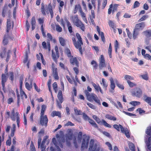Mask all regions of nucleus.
Segmentation results:
<instances>
[{
    "instance_id": "nucleus-1",
    "label": "nucleus",
    "mask_w": 151,
    "mask_h": 151,
    "mask_svg": "<svg viewBox=\"0 0 151 151\" xmlns=\"http://www.w3.org/2000/svg\"><path fill=\"white\" fill-rule=\"evenodd\" d=\"M76 35L78 39L77 41H76L75 37H72V41L76 49H78L80 54L82 55L83 54V51L82 45L83 44L82 38L79 33H76Z\"/></svg>"
},
{
    "instance_id": "nucleus-2",
    "label": "nucleus",
    "mask_w": 151,
    "mask_h": 151,
    "mask_svg": "<svg viewBox=\"0 0 151 151\" xmlns=\"http://www.w3.org/2000/svg\"><path fill=\"white\" fill-rule=\"evenodd\" d=\"M46 106L43 105L41 106V110L40 112V123L42 126L44 125L46 127L47 125L48 119L46 115H44V113L46 110Z\"/></svg>"
},
{
    "instance_id": "nucleus-3",
    "label": "nucleus",
    "mask_w": 151,
    "mask_h": 151,
    "mask_svg": "<svg viewBox=\"0 0 151 151\" xmlns=\"http://www.w3.org/2000/svg\"><path fill=\"white\" fill-rule=\"evenodd\" d=\"M72 22L75 26L80 28L83 31H85V25L79 19L78 15L72 16Z\"/></svg>"
},
{
    "instance_id": "nucleus-4",
    "label": "nucleus",
    "mask_w": 151,
    "mask_h": 151,
    "mask_svg": "<svg viewBox=\"0 0 151 151\" xmlns=\"http://www.w3.org/2000/svg\"><path fill=\"white\" fill-rule=\"evenodd\" d=\"M88 100L90 101H94L98 105H101V102L97 95L93 93H90L87 91H85Z\"/></svg>"
},
{
    "instance_id": "nucleus-5",
    "label": "nucleus",
    "mask_w": 151,
    "mask_h": 151,
    "mask_svg": "<svg viewBox=\"0 0 151 151\" xmlns=\"http://www.w3.org/2000/svg\"><path fill=\"white\" fill-rule=\"evenodd\" d=\"M90 137H87L86 134L83 135V140L81 146V150H84L85 149H87L88 147Z\"/></svg>"
},
{
    "instance_id": "nucleus-6",
    "label": "nucleus",
    "mask_w": 151,
    "mask_h": 151,
    "mask_svg": "<svg viewBox=\"0 0 151 151\" xmlns=\"http://www.w3.org/2000/svg\"><path fill=\"white\" fill-rule=\"evenodd\" d=\"M131 93L132 96L138 98L141 97L142 95V91L139 88H136L133 89Z\"/></svg>"
},
{
    "instance_id": "nucleus-7",
    "label": "nucleus",
    "mask_w": 151,
    "mask_h": 151,
    "mask_svg": "<svg viewBox=\"0 0 151 151\" xmlns=\"http://www.w3.org/2000/svg\"><path fill=\"white\" fill-rule=\"evenodd\" d=\"M16 125L15 124H12V128L11 129V133L10 136L8 137V139L6 142V144L7 145L10 146L12 143L11 137H13L14 136V133L16 131Z\"/></svg>"
},
{
    "instance_id": "nucleus-8",
    "label": "nucleus",
    "mask_w": 151,
    "mask_h": 151,
    "mask_svg": "<svg viewBox=\"0 0 151 151\" xmlns=\"http://www.w3.org/2000/svg\"><path fill=\"white\" fill-rule=\"evenodd\" d=\"M55 53L54 52L53 50H52V56L53 60L55 63H56L57 61V59L59 57L58 48L57 46H55Z\"/></svg>"
},
{
    "instance_id": "nucleus-9",
    "label": "nucleus",
    "mask_w": 151,
    "mask_h": 151,
    "mask_svg": "<svg viewBox=\"0 0 151 151\" xmlns=\"http://www.w3.org/2000/svg\"><path fill=\"white\" fill-rule=\"evenodd\" d=\"M52 71L54 79L57 80H59V77L58 75L57 68L55 67L54 63L52 64Z\"/></svg>"
},
{
    "instance_id": "nucleus-10",
    "label": "nucleus",
    "mask_w": 151,
    "mask_h": 151,
    "mask_svg": "<svg viewBox=\"0 0 151 151\" xmlns=\"http://www.w3.org/2000/svg\"><path fill=\"white\" fill-rule=\"evenodd\" d=\"M58 97L59 101H57V105L60 109L62 108L61 104L63 101V98L62 95V91L59 90L58 94Z\"/></svg>"
},
{
    "instance_id": "nucleus-11",
    "label": "nucleus",
    "mask_w": 151,
    "mask_h": 151,
    "mask_svg": "<svg viewBox=\"0 0 151 151\" xmlns=\"http://www.w3.org/2000/svg\"><path fill=\"white\" fill-rule=\"evenodd\" d=\"M18 116L19 118H20V115L18 112L15 113L14 109H13L11 111V114L10 116V118L13 121H15L16 119H17V117Z\"/></svg>"
},
{
    "instance_id": "nucleus-12",
    "label": "nucleus",
    "mask_w": 151,
    "mask_h": 151,
    "mask_svg": "<svg viewBox=\"0 0 151 151\" xmlns=\"http://www.w3.org/2000/svg\"><path fill=\"white\" fill-rule=\"evenodd\" d=\"M99 67L100 70H102L103 67H105V60L104 55H101Z\"/></svg>"
},
{
    "instance_id": "nucleus-13",
    "label": "nucleus",
    "mask_w": 151,
    "mask_h": 151,
    "mask_svg": "<svg viewBox=\"0 0 151 151\" xmlns=\"http://www.w3.org/2000/svg\"><path fill=\"white\" fill-rule=\"evenodd\" d=\"M70 58L69 61L70 63L73 65H75L76 67H79V62L77 58L72 56Z\"/></svg>"
},
{
    "instance_id": "nucleus-14",
    "label": "nucleus",
    "mask_w": 151,
    "mask_h": 151,
    "mask_svg": "<svg viewBox=\"0 0 151 151\" xmlns=\"http://www.w3.org/2000/svg\"><path fill=\"white\" fill-rule=\"evenodd\" d=\"M94 145V140L93 139H91L90 142L89 147L88 151H99V150H96V145H95L93 148Z\"/></svg>"
},
{
    "instance_id": "nucleus-15",
    "label": "nucleus",
    "mask_w": 151,
    "mask_h": 151,
    "mask_svg": "<svg viewBox=\"0 0 151 151\" xmlns=\"http://www.w3.org/2000/svg\"><path fill=\"white\" fill-rule=\"evenodd\" d=\"M145 27V22H142L137 24L134 29L138 31L142 30Z\"/></svg>"
},
{
    "instance_id": "nucleus-16",
    "label": "nucleus",
    "mask_w": 151,
    "mask_h": 151,
    "mask_svg": "<svg viewBox=\"0 0 151 151\" xmlns=\"http://www.w3.org/2000/svg\"><path fill=\"white\" fill-rule=\"evenodd\" d=\"M1 85L3 90L4 91L5 89V83L7 81V78L6 75L4 73L2 74L1 76Z\"/></svg>"
},
{
    "instance_id": "nucleus-17",
    "label": "nucleus",
    "mask_w": 151,
    "mask_h": 151,
    "mask_svg": "<svg viewBox=\"0 0 151 151\" xmlns=\"http://www.w3.org/2000/svg\"><path fill=\"white\" fill-rule=\"evenodd\" d=\"M52 142L54 145L57 148V149H59L58 150V151H60V149L59 148V147L60 146L61 148H63V145L61 143V142H59V143L58 144L56 140V139L54 137L52 138Z\"/></svg>"
},
{
    "instance_id": "nucleus-18",
    "label": "nucleus",
    "mask_w": 151,
    "mask_h": 151,
    "mask_svg": "<svg viewBox=\"0 0 151 151\" xmlns=\"http://www.w3.org/2000/svg\"><path fill=\"white\" fill-rule=\"evenodd\" d=\"M55 4L52 6L51 3H50L48 5V10L51 15V17L52 18L53 16V9H55Z\"/></svg>"
},
{
    "instance_id": "nucleus-19",
    "label": "nucleus",
    "mask_w": 151,
    "mask_h": 151,
    "mask_svg": "<svg viewBox=\"0 0 151 151\" xmlns=\"http://www.w3.org/2000/svg\"><path fill=\"white\" fill-rule=\"evenodd\" d=\"M67 134L66 135V138L71 140L73 137V131L71 129H68L67 130Z\"/></svg>"
},
{
    "instance_id": "nucleus-20",
    "label": "nucleus",
    "mask_w": 151,
    "mask_h": 151,
    "mask_svg": "<svg viewBox=\"0 0 151 151\" xmlns=\"http://www.w3.org/2000/svg\"><path fill=\"white\" fill-rule=\"evenodd\" d=\"M91 84L94 87L95 91L96 92H99V91L101 93H103V91L99 84H96L95 83L93 82H91Z\"/></svg>"
},
{
    "instance_id": "nucleus-21",
    "label": "nucleus",
    "mask_w": 151,
    "mask_h": 151,
    "mask_svg": "<svg viewBox=\"0 0 151 151\" xmlns=\"http://www.w3.org/2000/svg\"><path fill=\"white\" fill-rule=\"evenodd\" d=\"M96 29L99 35L101 36V40L104 43L105 42V40L104 35V33L102 32H101L100 29L98 26H97Z\"/></svg>"
},
{
    "instance_id": "nucleus-22",
    "label": "nucleus",
    "mask_w": 151,
    "mask_h": 151,
    "mask_svg": "<svg viewBox=\"0 0 151 151\" xmlns=\"http://www.w3.org/2000/svg\"><path fill=\"white\" fill-rule=\"evenodd\" d=\"M42 45L43 48L45 49H48L49 51L50 50V42H47V46L46 43L45 42H43L42 43Z\"/></svg>"
},
{
    "instance_id": "nucleus-23",
    "label": "nucleus",
    "mask_w": 151,
    "mask_h": 151,
    "mask_svg": "<svg viewBox=\"0 0 151 151\" xmlns=\"http://www.w3.org/2000/svg\"><path fill=\"white\" fill-rule=\"evenodd\" d=\"M108 24L109 27H111V28L113 29L114 32H115L116 31V24L111 20H109V22Z\"/></svg>"
},
{
    "instance_id": "nucleus-24",
    "label": "nucleus",
    "mask_w": 151,
    "mask_h": 151,
    "mask_svg": "<svg viewBox=\"0 0 151 151\" xmlns=\"http://www.w3.org/2000/svg\"><path fill=\"white\" fill-rule=\"evenodd\" d=\"M144 100L151 106V97L147 96L146 95H144Z\"/></svg>"
},
{
    "instance_id": "nucleus-25",
    "label": "nucleus",
    "mask_w": 151,
    "mask_h": 151,
    "mask_svg": "<svg viewBox=\"0 0 151 151\" xmlns=\"http://www.w3.org/2000/svg\"><path fill=\"white\" fill-rule=\"evenodd\" d=\"M32 80L30 81L29 84L28 82H25V86L26 88L29 91H30L32 88Z\"/></svg>"
},
{
    "instance_id": "nucleus-26",
    "label": "nucleus",
    "mask_w": 151,
    "mask_h": 151,
    "mask_svg": "<svg viewBox=\"0 0 151 151\" xmlns=\"http://www.w3.org/2000/svg\"><path fill=\"white\" fill-rule=\"evenodd\" d=\"M79 13L83 20L87 24L88 22L86 16V14L82 10Z\"/></svg>"
},
{
    "instance_id": "nucleus-27",
    "label": "nucleus",
    "mask_w": 151,
    "mask_h": 151,
    "mask_svg": "<svg viewBox=\"0 0 151 151\" xmlns=\"http://www.w3.org/2000/svg\"><path fill=\"white\" fill-rule=\"evenodd\" d=\"M36 20L35 16H33L31 19V24L32 25V30H34L35 28L36 27Z\"/></svg>"
},
{
    "instance_id": "nucleus-28",
    "label": "nucleus",
    "mask_w": 151,
    "mask_h": 151,
    "mask_svg": "<svg viewBox=\"0 0 151 151\" xmlns=\"http://www.w3.org/2000/svg\"><path fill=\"white\" fill-rule=\"evenodd\" d=\"M82 10L80 4L76 5L73 10V13L74 14H76L78 10L79 12Z\"/></svg>"
},
{
    "instance_id": "nucleus-29",
    "label": "nucleus",
    "mask_w": 151,
    "mask_h": 151,
    "mask_svg": "<svg viewBox=\"0 0 151 151\" xmlns=\"http://www.w3.org/2000/svg\"><path fill=\"white\" fill-rule=\"evenodd\" d=\"M114 127L118 131H120V128L121 129V132L123 131V127L121 124H119V125L117 124H115L113 125Z\"/></svg>"
},
{
    "instance_id": "nucleus-30",
    "label": "nucleus",
    "mask_w": 151,
    "mask_h": 151,
    "mask_svg": "<svg viewBox=\"0 0 151 151\" xmlns=\"http://www.w3.org/2000/svg\"><path fill=\"white\" fill-rule=\"evenodd\" d=\"M51 116L53 117L55 116H56L60 118L61 117V113L59 111H54L52 112L51 114Z\"/></svg>"
},
{
    "instance_id": "nucleus-31",
    "label": "nucleus",
    "mask_w": 151,
    "mask_h": 151,
    "mask_svg": "<svg viewBox=\"0 0 151 151\" xmlns=\"http://www.w3.org/2000/svg\"><path fill=\"white\" fill-rule=\"evenodd\" d=\"M8 35H4L3 39L2 41V43L4 45H7L8 43Z\"/></svg>"
},
{
    "instance_id": "nucleus-32",
    "label": "nucleus",
    "mask_w": 151,
    "mask_h": 151,
    "mask_svg": "<svg viewBox=\"0 0 151 151\" xmlns=\"http://www.w3.org/2000/svg\"><path fill=\"white\" fill-rule=\"evenodd\" d=\"M105 117L110 120L115 121L116 120V118L114 116L109 114H106L105 115Z\"/></svg>"
},
{
    "instance_id": "nucleus-33",
    "label": "nucleus",
    "mask_w": 151,
    "mask_h": 151,
    "mask_svg": "<svg viewBox=\"0 0 151 151\" xmlns=\"http://www.w3.org/2000/svg\"><path fill=\"white\" fill-rule=\"evenodd\" d=\"M20 93L21 96V97L22 99H24V98L25 99H27V96L25 92L22 89L20 90Z\"/></svg>"
},
{
    "instance_id": "nucleus-34",
    "label": "nucleus",
    "mask_w": 151,
    "mask_h": 151,
    "mask_svg": "<svg viewBox=\"0 0 151 151\" xmlns=\"http://www.w3.org/2000/svg\"><path fill=\"white\" fill-rule=\"evenodd\" d=\"M110 88L112 90H114L115 87V85L114 80L113 78H111L110 79Z\"/></svg>"
},
{
    "instance_id": "nucleus-35",
    "label": "nucleus",
    "mask_w": 151,
    "mask_h": 151,
    "mask_svg": "<svg viewBox=\"0 0 151 151\" xmlns=\"http://www.w3.org/2000/svg\"><path fill=\"white\" fill-rule=\"evenodd\" d=\"M67 25L68 28V30L69 32L71 33L73 32L72 27L70 22L67 19L66 20Z\"/></svg>"
},
{
    "instance_id": "nucleus-36",
    "label": "nucleus",
    "mask_w": 151,
    "mask_h": 151,
    "mask_svg": "<svg viewBox=\"0 0 151 151\" xmlns=\"http://www.w3.org/2000/svg\"><path fill=\"white\" fill-rule=\"evenodd\" d=\"M147 148L150 151H151V136L148 138V141L146 143Z\"/></svg>"
},
{
    "instance_id": "nucleus-37",
    "label": "nucleus",
    "mask_w": 151,
    "mask_h": 151,
    "mask_svg": "<svg viewBox=\"0 0 151 151\" xmlns=\"http://www.w3.org/2000/svg\"><path fill=\"white\" fill-rule=\"evenodd\" d=\"M6 26V31L7 32H9V30L11 29V21L9 19H7Z\"/></svg>"
},
{
    "instance_id": "nucleus-38",
    "label": "nucleus",
    "mask_w": 151,
    "mask_h": 151,
    "mask_svg": "<svg viewBox=\"0 0 151 151\" xmlns=\"http://www.w3.org/2000/svg\"><path fill=\"white\" fill-rule=\"evenodd\" d=\"M59 3L58 6L59 11V12L61 13L63 9V6H64V3L63 1H60Z\"/></svg>"
},
{
    "instance_id": "nucleus-39",
    "label": "nucleus",
    "mask_w": 151,
    "mask_h": 151,
    "mask_svg": "<svg viewBox=\"0 0 151 151\" xmlns=\"http://www.w3.org/2000/svg\"><path fill=\"white\" fill-rule=\"evenodd\" d=\"M139 35L138 31L134 29L132 35V37L134 40L136 39Z\"/></svg>"
},
{
    "instance_id": "nucleus-40",
    "label": "nucleus",
    "mask_w": 151,
    "mask_h": 151,
    "mask_svg": "<svg viewBox=\"0 0 151 151\" xmlns=\"http://www.w3.org/2000/svg\"><path fill=\"white\" fill-rule=\"evenodd\" d=\"M88 120L89 123L95 128H98V125L93 120L89 118Z\"/></svg>"
},
{
    "instance_id": "nucleus-41",
    "label": "nucleus",
    "mask_w": 151,
    "mask_h": 151,
    "mask_svg": "<svg viewBox=\"0 0 151 151\" xmlns=\"http://www.w3.org/2000/svg\"><path fill=\"white\" fill-rule=\"evenodd\" d=\"M59 40L62 46H64L65 45V41L64 38L62 37H59Z\"/></svg>"
},
{
    "instance_id": "nucleus-42",
    "label": "nucleus",
    "mask_w": 151,
    "mask_h": 151,
    "mask_svg": "<svg viewBox=\"0 0 151 151\" xmlns=\"http://www.w3.org/2000/svg\"><path fill=\"white\" fill-rule=\"evenodd\" d=\"M143 33L147 37H149L151 36V30H146L143 32Z\"/></svg>"
},
{
    "instance_id": "nucleus-43",
    "label": "nucleus",
    "mask_w": 151,
    "mask_h": 151,
    "mask_svg": "<svg viewBox=\"0 0 151 151\" xmlns=\"http://www.w3.org/2000/svg\"><path fill=\"white\" fill-rule=\"evenodd\" d=\"M124 78L127 81V82L128 81L134 80V78L133 77L127 75H125Z\"/></svg>"
},
{
    "instance_id": "nucleus-44",
    "label": "nucleus",
    "mask_w": 151,
    "mask_h": 151,
    "mask_svg": "<svg viewBox=\"0 0 151 151\" xmlns=\"http://www.w3.org/2000/svg\"><path fill=\"white\" fill-rule=\"evenodd\" d=\"M115 81L116 86L119 87V88L122 89V90H123L124 88V87L123 85L120 84L119 83L117 79H116Z\"/></svg>"
},
{
    "instance_id": "nucleus-45",
    "label": "nucleus",
    "mask_w": 151,
    "mask_h": 151,
    "mask_svg": "<svg viewBox=\"0 0 151 151\" xmlns=\"http://www.w3.org/2000/svg\"><path fill=\"white\" fill-rule=\"evenodd\" d=\"M65 52L66 54L68 57L69 58L72 56L70 49L68 48H66L65 49Z\"/></svg>"
},
{
    "instance_id": "nucleus-46",
    "label": "nucleus",
    "mask_w": 151,
    "mask_h": 151,
    "mask_svg": "<svg viewBox=\"0 0 151 151\" xmlns=\"http://www.w3.org/2000/svg\"><path fill=\"white\" fill-rule=\"evenodd\" d=\"M130 150L132 151H135V150L134 144L132 142H130L128 144Z\"/></svg>"
},
{
    "instance_id": "nucleus-47",
    "label": "nucleus",
    "mask_w": 151,
    "mask_h": 151,
    "mask_svg": "<svg viewBox=\"0 0 151 151\" xmlns=\"http://www.w3.org/2000/svg\"><path fill=\"white\" fill-rule=\"evenodd\" d=\"M6 49V48L5 47H3L2 48L3 51L1 52L0 54V56L1 58H3L4 57L5 54Z\"/></svg>"
},
{
    "instance_id": "nucleus-48",
    "label": "nucleus",
    "mask_w": 151,
    "mask_h": 151,
    "mask_svg": "<svg viewBox=\"0 0 151 151\" xmlns=\"http://www.w3.org/2000/svg\"><path fill=\"white\" fill-rule=\"evenodd\" d=\"M112 47L111 45V43L109 44V46L108 49V53L109 55V56L110 58H111V52H112Z\"/></svg>"
},
{
    "instance_id": "nucleus-49",
    "label": "nucleus",
    "mask_w": 151,
    "mask_h": 151,
    "mask_svg": "<svg viewBox=\"0 0 151 151\" xmlns=\"http://www.w3.org/2000/svg\"><path fill=\"white\" fill-rule=\"evenodd\" d=\"M74 111L75 114L77 115H81L82 114V113L81 110L78 109L77 107H75L74 108Z\"/></svg>"
},
{
    "instance_id": "nucleus-50",
    "label": "nucleus",
    "mask_w": 151,
    "mask_h": 151,
    "mask_svg": "<svg viewBox=\"0 0 151 151\" xmlns=\"http://www.w3.org/2000/svg\"><path fill=\"white\" fill-rule=\"evenodd\" d=\"M52 86L55 93H57L58 92V85L57 82H54Z\"/></svg>"
},
{
    "instance_id": "nucleus-51",
    "label": "nucleus",
    "mask_w": 151,
    "mask_h": 151,
    "mask_svg": "<svg viewBox=\"0 0 151 151\" xmlns=\"http://www.w3.org/2000/svg\"><path fill=\"white\" fill-rule=\"evenodd\" d=\"M82 133L81 132H79L77 136L78 141L79 142H81L82 140Z\"/></svg>"
},
{
    "instance_id": "nucleus-52",
    "label": "nucleus",
    "mask_w": 151,
    "mask_h": 151,
    "mask_svg": "<svg viewBox=\"0 0 151 151\" xmlns=\"http://www.w3.org/2000/svg\"><path fill=\"white\" fill-rule=\"evenodd\" d=\"M122 133H124L126 137L128 138H129L130 137V134L129 131L128 130L125 129L123 128V131L122 132Z\"/></svg>"
},
{
    "instance_id": "nucleus-53",
    "label": "nucleus",
    "mask_w": 151,
    "mask_h": 151,
    "mask_svg": "<svg viewBox=\"0 0 151 151\" xmlns=\"http://www.w3.org/2000/svg\"><path fill=\"white\" fill-rule=\"evenodd\" d=\"M102 122L103 124L105 127L110 128L111 127V125L109 124H108L105 120L104 119H102Z\"/></svg>"
},
{
    "instance_id": "nucleus-54",
    "label": "nucleus",
    "mask_w": 151,
    "mask_h": 151,
    "mask_svg": "<svg viewBox=\"0 0 151 151\" xmlns=\"http://www.w3.org/2000/svg\"><path fill=\"white\" fill-rule=\"evenodd\" d=\"M30 151H36L35 147L32 141L31 142Z\"/></svg>"
},
{
    "instance_id": "nucleus-55",
    "label": "nucleus",
    "mask_w": 151,
    "mask_h": 151,
    "mask_svg": "<svg viewBox=\"0 0 151 151\" xmlns=\"http://www.w3.org/2000/svg\"><path fill=\"white\" fill-rule=\"evenodd\" d=\"M41 12H42V14L43 15H46L45 12V9L44 8V5L43 3H42L41 4Z\"/></svg>"
},
{
    "instance_id": "nucleus-56",
    "label": "nucleus",
    "mask_w": 151,
    "mask_h": 151,
    "mask_svg": "<svg viewBox=\"0 0 151 151\" xmlns=\"http://www.w3.org/2000/svg\"><path fill=\"white\" fill-rule=\"evenodd\" d=\"M56 29V31L58 32H61L62 31V27L59 25H55Z\"/></svg>"
},
{
    "instance_id": "nucleus-57",
    "label": "nucleus",
    "mask_w": 151,
    "mask_h": 151,
    "mask_svg": "<svg viewBox=\"0 0 151 151\" xmlns=\"http://www.w3.org/2000/svg\"><path fill=\"white\" fill-rule=\"evenodd\" d=\"M82 114L83 118L84 120L86 121L88 120L90 118L85 113H83Z\"/></svg>"
},
{
    "instance_id": "nucleus-58",
    "label": "nucleus",
    "mask_w": 151,
    "mask_h": 151,
    "mask_svg": "<svg viewBox=\"0 0 151 151\" xmlns=\"http://www.w3.org/2000/svg\"><path fill=\"white\" fill-rule=\"evenodd\" d=\"M87 105L91 109H95L96 108V107L95 105L91 103L88 102L87 103Z\"/></svg>"
},
{
    "instance_id": "nucleus-59",
    "label": "nucleus",
    "mask_w": 151,
    "mask_h": 151,
    "mask_svg": "<svg viewBox=\"0 0 151 151\" xmlns=\"http://www.w3.org/2000/svg\"><path fill=\"white\" fill-rule=\"evenodd\" d=\"M102 82L103 84V88H105L106 89L108 86V85L105 81V79L104 78L102 79Z\"/></svg>"
},
{
    "instance_id": "nucleus-60",
    "label": "nucleus",
    "mask_w": 151,
    "mask_h": 151,
    "mask_svg": "<svg viewBox=\"0 0 151 151\" xmlns=\"http://www.w3.org/2000/svg\"><path fill=\"white\" fill-rule=\"evenodd\" d=\"M148 17V15H145L143 16L139 20H138V22H140L146 20Z\"/></svg>"
},
{
    "instance_id": "nucleus-61",
    "label": "nucleus",
    "mask_w": 151,
    "mask_h": 151,
    "mask_svg": "<svg viewBox=\"0 0 151 151\" xmlns=\"http://www.w3.org/2000/svg\"><path fill=\"white\" fill-rule=\"evenodd\" d=\"M127 83L130 87H132L136 86V84L135 83H133L130 81H128Z\"/></svg>"
},
{
    "instance_id": "nucleus-62",
    "label": "nucleus",
    "mask_w": 151,
    "mask_h": 151,
    "mask_svg": "<svg viewBox=\"0 0 151 151\" xmlns=\"http://www.w3.org/2000/svg\"><path fill=\"white\" fill-rule=\"evenodd\" d=\"M140 5V4L139 2L137 1H135L134 4L133 6V8L134 9L135 8L138 7Z\"/></svg>"
},
{
    "instance_id": "nucleus-63",
    "label": "nucleus",
    "mask_w": 151,
    "mask_h": 151,
    "mask_svg": "<svg viewBox=\"0 0 151 151\" xmlns=\"http://www.w3.org/2000/svg\"><path fill=\"white\" fill-rule=\"evenodd\" d=\"M7 11V8L4 7L3 9L2 13V16L3 17H5V16L6 14Z\"/></svg>"
},
{
    "instance_id": "nucleus-64",
    "label": "nucleus",
    "mask_w": 151,
    "mask_h": 151,
    "mask_svg": "<svg viewBox=\"0 0 151 151\" xmlns=\"http://www.w3.org/2000/svg\"><path fill=\"white\" fill-rule=\"evenodd\" d=\"M93 118L96 120V122L99 124H100L101 123L100 119L97 116H93Z\"/></svg>"
}]
</instances>
